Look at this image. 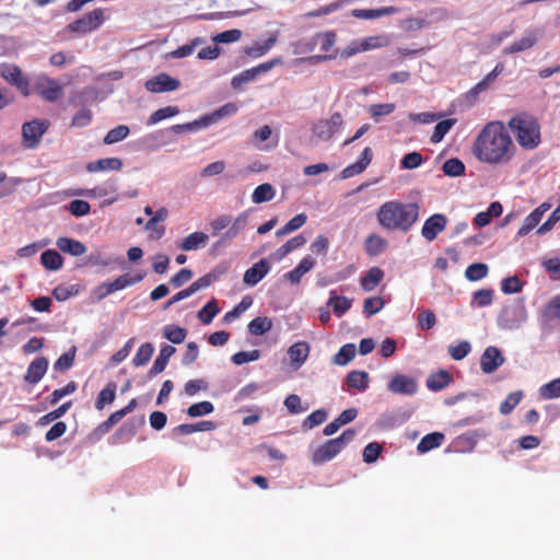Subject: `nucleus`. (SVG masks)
Masks as SVG:
<instances>
[{
  "mask_svg": "<svg viewBox=\"0 0 560 560\" xmlns=\"http://www.w3.org/2000/svg\"><path fill=\"white\" fill-rule=\"evenodd\" d=\"M105 11L103 9H95L81 19L68 24L67 30L77 34H88L97 30L105 21Z\"/></svg>",
  "mask_w": 560,
  "mask_h": 560,
  "instance_id": "obj_5",
  "label": "nucleus"
},
{
  "mask_svg": "<svg viewBox=\"0 0 560 560\" xmlns=\"http://www.w3.org/2000/svg\"><path fill=\"white\" fill-rule=\"evenodd\" d=\"M447 220L443 214H433L428 218L421 229V235L429 242L436 238L439 233L443 232L446 228Z\"/></svg>",
  "mask_w": 560,
  "mask_h": 560,
  "instance_id": "obj_14",
  "label": "nucleus"
},
{
  "mask_svg": "<svg viewBox=\"0 0 560 560\" xmlns=\"http://www.w3.org/2000/svg\"><path fill=\"white\" fill-rule=\"evenodd\" d=\"M43 266L48 270H58L62 266L61 255L54 249H47L40 255Z\"/></svg>",
  "mask_w": 560,
  "mask_h": 560,
  "instance_id": "obj_40",
  "label": "nucleus"
},
{
  "mask_svg": "<svg viewBox=\"0 0 560 560\" xmlns=\"http://www.w3.org/2000/svg\"><path fill=\"white\" fill-rule=\"evenodd\" d=\"M442 170L445 175L457 177L465 173V164L459 159L452 158L444 162Z\"/></svg>",
  "mask_w": 560,
  "mask_h": 560,
  "instance_id": "obj_48",
  "label": "nucleus"
},
{
  "mask_svg": "<svg viewBox=\"0 0 560 560\" xmlns=\"http://www.w3.org/2000/svg\"><path fill=\"white\" fill-rule=\"evenodd\" d=\"M163 331L164 337L176 345L184 342L187 336V330L176 325H166Z\"/></svg>",
  "mask_w": 560,
  "mask_h": 560,
  "instance_id": "obj_47",
  "label": "nucleus"
},
{
  "mask_svg": "<svg viewBox=\"0 0 560 560\" xmlns=\"http://www.w3.org/2000/svg\"><path fill=\"white\" fill-rule=\"evenodd\" d=\"M116 388L117 385L114 382H110L104 387L95 401V408L97 410L104 409L105 405L112 404L115 400L116 397Z\"/></svg>",
  "mask_w": 560,
  "mask_h": 560,
  "instance_id": "obj_35",
  "label": "nucleus"
},
{
  "mask_svg": "<svg viewBox=\"0 0 560 560\" xmlns=\"http://www.w3.org/2000/svg\"><path fill=\"white\" fill-rule=\"evenodd\" d=\"M384 300L381 296L368 298L363 303V312L366 316H372L378 313L384 307Z\"/></svg>",
  "mask_w": 560,
  "mask_h": 560,
  "instance_id": "obj_64",
  "label": "nucleus"
},
{
  "mask_svg": "<svg viewBox=\"0 0 560 560\" xmlns=\"http://www.w3.org/2000/svg\"><path fill=\"white\" fill-rule=\"evenodd\" d=\"M247 217L248 215L246 212H242L241 214H238L233 221L230 229L222 235L217 245L221 244L222 242L235 238L240 234V232L244 230V228L246 226Z\"/></svg>",
  "mask_w": 560,
  "mask_h": 560,
  "instance_id": "obj_32",
  "label": "nucleus"
},
{
  "mask_svg": "<svg viewBox=\"0 0 560 560\" xmlns=\"http://www.w3.org/2000/svg\"><path fill=\"white\" fill-rule=\"evenodd\" d=\"M444 439L445 436L441 432L429 433L420 440L417 450L420 453H427L433 448L439 447L443 443Z\"/></svg>",
  "mask_w": 560,
  "mask_h": 560,
  "instance_id": "obj_31",
  "label": "nucleus"
},
{
  "mask_svg": "<svg viewBox=\"0 0 560 560\" xmlns=\"http://www.w3.org/2000/svg\"><path fill=\"white\" fill-rule=\"evenodd\" d=\"M175 351L176 349L170 345H164L161 347L160 353L149 371V377H154L162 373L165 370L170 358L175 353Z\"/></svg>",
  "mask_w": 560,
  "mask_h": 560,
  "instance_id": "obj_23",
  "label": "nucleus"
},
{
  "mask_svg": "<svg viewBox=\"0 0 560 560\" xmlns=\"http://www.w3.org/2000/svg\"><path fill=\"white\" fill-rule=\"evenodd\" d=\"M471 151L474 156L482 163L504 165L514 158L516 147L504 122L491 120L475 138Z\"/></svg>",
  "mask_w": 560,
  "mask_h": 560,
  "instance_id": "obj_1",
  "label": "nucleus"
},
{
  "mask_svg": "<svg viewBox=\"0 0 560 560\" xmlns=\"http://www.w3.org/2000/svg\"><path fill=\"white\" fill-rule=\"evenodd\" d=\"M343 124L340 113H334L328 119L318 120L312 128L313 135L320 140H329Z\"/></svg>",
  "mask_w": 560,
  "mask_h": 560,
  "instance_id": "obj_9",
  "label": "nucleus"
},
{
  "mask_svg": "<svg viewBox=\"0 0 560 560\" xmlns=\"http://www.w3.org/2000/svg\"><path fill=\"white\" fill-rule=\"evenodd\" d=\"M355 436V430H345L338 438L330 439L318 445L311 454V462L320 465L334 459Z\"/></svg>",
  "mask_w": 560,
  "mask_h": 560,
  "instance_id": "obj_4",
  "label": "nucleus"
},
{
  "mask_svg": "<svg viewBox=\"0 0 560 560\" xmlns=\"http://www.w3.org/2000/svg\"><path fill=\"white\" fill-rule=\"evenodd\" d=\"M68 210L74 217H84L90 213L91 206L85 200L75 199L68 205Z\"/></svg>",
  "mask_w": 560,
  "mask_h": 560,
  "instance_id": "obj_63",
  "label": "nucleus"
},
{
  "mask_svg": "<svg viewBox=\"0 0 560 560\" xmlns=\"http://www.w3.org/2000/svg\"><path fill=\"white\" fill-rule=\"evenodd\" d=\"M307 221V215L305 213H299L293 217L290 221H288L282 228L277 230L276 236L282 237L287 234H290L300 228H302Z\"/></svg>",
  "mask_w": 560,
  "mask_h": 560,
  "instance_id": "obj_39",
  "label": "nucleus"
},
{
  "mask_svg": "<svg viewBox=\"0 0 560 560\" xmlns=\"http://www.w3.org/2000/svg\"><path fill=\"white\" fill-rule=\"evenodd\" d=\"M387 246L388 242L376 233L370 234L364 242L365 253L372 257L385 252Z\"/></svg>",
  "mask_w": 560,
  "mask_h": 560,
  "instance_id": "obj_27",
  "label": "nucleus"
},
{
  "mask_svg": "<svg viewBox=\"0 0 560 560\" xmlns=\"http://www.w3.org/2000/svg\"><path fill=\"white\" fill-rule=\"evenodd\" d=\"M453 377L446 370H440L435 373H431L427 378V387L432 392H439L447 387Z\"/></svg>",
  "mask_w": 560,
  "mask_h": 560,
  "instance_id": "obj_24",
  "label": "nucleus"
},
{
  "mask_svg": "<svg viewBox=\"0 0 560 560\" xmlns=\"http://www.w3.org/2000/svg\"><path fill=\"white\" fill-rule=\"evenodd\" d=\"M178 113H179V108L177 106L162 107L150 115V117L148 118L147 125L148 126L155 125L166 118L176 116Z\"/></svg>",
  "mask_w": 560,
  "mask_h": 560,
  "instance_id": "obj_44",
  "label": "nucleus"
},
{
  "mask_svg": "<svg viewBox=\"0 0 560 560\" xmlns=\"http://www.w3.org/2000/svg\"><path fill=\"white\" fill-rule=\"evenodd\" d=\"M522 398L523 392L521 390L510 393L504 399V401L501 402L500 412L502 415H510L513 411V409L521 402Z\"/></svg>",
  "mask_w": 560,
  "mask_h": 560,
  "instance_id": "obj_55",
  "label": "nucleus"
},
{
  "mask_svg": "<svg viewBox=\"0 0 560 560\" xmlns=\"http://www.w3.org/2000/svg\"><path fill=\"white\" fill-rule=\"evenodd\" d=\"M417 202L386 201L376 212L378 224L386 231L407 233L419 219Z\"/></svg>",
  "mask_w": 560,
  "mask_h": 560,
  "instance_id": "obj_2",
  "label": "nucleus"
},
{
  "mask_svg": "<svg viewBox=\"0 0 560 560\" xmlns=\"http://www.w3.org/2000/svg\"><path fill=\"white\" fill-rule=\"evenodd\" d=\"M351 300L347 296L334 295L332 293L327 303L338 317L342 316L351 307Z\"/></svg>",
  "mask_w": 560,
  "mask_h": 560,
  "instance_id": "obj_41",
  "label": "nucleus"
},
{
  "mask_svg": "<svg viewBox=\"0 0 560 560\" xmlns=\"http://www.w3.org/2000/svg\"><path fill=\"white\" fill-rule=\"evenodd\" d=\"M213 409V404L205 400L189 406L187 409V415L191 418H197L211 413Z\"/></svg>",
  "mask_w": 560,
  "mask_h": 560,
  "instance_id": "obj_57",
  "label": "nucleus"
},
{
  "mask_svg": "<svg viewBox=\"0 0 560 560\" xmlns=\"http://www.w3.org/2000/svg\"><path fill=\"white\" fill-rule=\"evenodd\" d=\"M336 44V33L335 32H324V33H317L314 35L310 42L307 43V46L310 50H313L317 45H319L320 51L325 54H330L332 50H337L335 48Z\"/></svg>",
  "mask_w": 560,
  "mask_h": 560,
  "instance_id": "obj_17",
  "label": "nucleus"
},
{
  "mask_svg": "<svg viewBox=\"0 0 560 560\" xmlns=\"http://www.w3.org/2000/svg\"><path fill=\"white\" fill-rule=\"evenodd\" d=\"M541 217L538 214V212H535L534 210L524 219L521 228L518 229L516 236L523 237L526 236L532 230H534L539 222L541 221Z\"/></svg>",
  "mask_w": 560,
  "mask_h": 560,
  "instance_id": "obj_49",
  "label": "nucleus"
},
{
  "mask_svg": "<svg viewBox=\"0 0 560 560\" xmlns=\"http://www.w3.org/2000/svg\"><path fill=\"white\" fill-rule=\"evenodd\" d=\"M471 351V346L468 341L463 340L455 346L448 347V354L455 361H460L468 355Z\"/></svg>",
  "mask_w": 560,
  "mask_h": 560,
  "instance_id": "obj_58",
  "label": "nucleus"
},
{
  "mask_svg": "<svg viewBox=\"0 0 560 560\" xmlns=\"http://www.w3.org/2000/svg\"><path fill=\"white\" fill-rule=\"evenodd\" d=\"M71 406H72L71 401H67V402L62 404L57 409H55V410L46 413L42 418H39L38 423L40 425H45V424H48V423L55 421L56 419L61 418L71 408Z\"/></svg>",
  "mask_w": 560,
  "mask_h": 560,
  "instance_id": "obj_59",
  "label": "nucleus"
},
{
  "mask_svg": "<svg viewBox=\"0 0 560 560\" xmlns=\"http://www.w3.org/2000/svg\"><path fill=\"white\" fill-rule=\"evenodd\" d=\"M272 328V320L269 317H256L248 324V330L254 336H261Z\"/></svg>",
  "mask_w": 560,
  "mask_h": 560,
  "instance_id": "obj_43",
  "label": "nucleus"
},
{
  "mask_svg": "<svg viewBox=\"0 0 560 560\" xmlns=\"http://www.w3.org/2000/svg\"><path fill=\"white\" fill-rule=\"evenodd\" d=\"M247 217L248 215L246 212H242L241 214H238L233 221L230 229L222 235L217 245L221 244L222 242L235 238L240 234V232L244 230V228L246 226Z\"/></svg>",
  "mask_w": 560,
  "mask_h": 560,
  "instance_id": "obj_33",
  "label": "nucleus"
},
{
  "mask_svg": "<svg viewBox=\"0 0 560 560\" xmlns=\"http://www.w3.org/2000/svg\"><path fill=\"white\" fill-rule=\"evenodd\" d=\"M395 109L394 103H384L370 105L368 112L375 121H378L381 117L392 114Z\"/></svg>",
  "mask_w": 560,
  "mask_h": 560,
  "instance_id": "obj_53",
  "label": "nucleus"
},
{
  "mask_svg": "<svg viewBox=\"0 0 560 560\" xmlns=\"http://www.w3.org/2000/svg\"><path fill=\"white\" fill-rule=\"evenodd\" d=\"M539 395L544 399H555L560 397V377L556 378L539 388Z\"/></svg>",
  "mask_w": 560,
  "mask_h": 560,
  "instance_id": "obj_56",
  "label": "nucleus"
},
{
  "mask_svg": "<svg viewBox=\"0 0 560 560\" xmlns=\"http://www.w3.org/2000/svg\"><path fill=\"white\" fill-rule=\"evenodd\" d=\"M327 412L324 409H317L310 413L303 421L302 427L305 430H311L322 423H324L327 419Z\"/></svg>",
  "mask_w": 560,
  "mask_h": 560,
  "instance_id": "obj_54",
  "label": "nucleus"
},
{
  "mask_svg": "<svg viewBox=\"0 0 560 560\" xmlns=\"http://www.w3.org/2000/svg\"><path fill=\"white\" fill-rule=\"evenodd\" d=\"M34 91L47 102H56L63 95L62 85L48 77L38 78L34 84Z\"/></svg>",
  "mask_w": 560,
  "mask_h": 560,
  "instance_id": "obj_8",
  "label": "nucleus"
},
{
  "mask_svg": "<svg viewBox=\"0 0 560 560\" xmlns=\"http://www.w3.org/2000/svg\"><path fill=\"white\" fill-rule=\"evenodd\" d=\"M355 346L353 343L343 345L334 358L337 365H346L355 357Z\"/></svg>",
  "mask_w": 560,
  "mask_h": 560,
  "instance_id": "obj_50",
  "label": "nucleus"
},
{
  "mask_svg": "<svg viewBox=\"0 0 560 560\" xmlns=\"http://www.w3.org/2000/svg\"><path fill=\"white\" fill-rule=\"evenodd\" d=\"M143 275L138 273L136 276H131L129 273H125L116 278L114 281L108 282L112 288V293L124 290L127 287L133 285L140 281H142Z\"/></svg>",
  "mask_w": 560,
  "mask_h": 560,
  "instance_id": "obj_37",
  "label": "nucleus"
},
{
  "mask_svg": "<svg viewBox=\"0 0 560 560\" xmlns=\"http://www.w3.org/2000/svg\"><path fill=\"white\" fill-rule=\"evenodd\" d=\"M315 266V259L311 256H305L298 266L284 275V278L293 284H298L302 277L312 270Z\"/></svg>",
  "mask_w": 560,
  "mask_h": 560,
  "instance_id": "obj_22",
  "label": "nucleus"
},
{
  "mask_svg": "<svg viewBox=\"0 0 560 560\" xmlns=\"http://www.w3.org/2000/svg\"><path fill=\"white\" fill-rule=\"evenodd\" d=\"M153 352H154V347L152 343H150V342L142 343L138 348V350L132 359L133 365L142 366V365L147 364L150 361V359L152 358Z\"/></svg>",
  "mask_w": 560,
  "mask_h": 560,
  "instance_id": "obj_45",
  "label": "nucleus"
},
{
  "mask_svg": "<svg viewBox=\"0 0 560 560\" xmlns=\"http://www.w3.org/2000/svg\"><path fill=\"white\" fill-rule=\"evenodd\" d=\"M346 383L350 388L364 392L369 387V374L365 371H351L347 375Z\"/></svg>",
  "mask_w": 560,
  "mask_h": 560,
  "instance_id": "obj_30",
  "label": "nucleus"
},
{
  "mask_svg": "<svg viewBox=\"0 0 560 560\" xmlns=\"http://www.w3.org/2000/svg\"><path fill=\"white\" fill-rule=\"evenodd\" d=\"M269 270L270 264L267 259L262 258L245 271L243 281L245 284L254 287L264 279Z\"/></svg>",
  "mask_w": 560,
  "mask_h": 560,
  "instance_id": "obj_15",
  "label": "nucleus"
},
{
  "mask_svg": "<svg viewBox=\"0 0 560 560\" xmlns=\"http://www.w3.org/2000/svg\"><path fill=\"white\" fill-rule=\"evenodd\" d=\"M384 271L380 267L370 268L360 279L362 289L366 292L373 291L383 280Z\"/></svg>",
  "mask_w": 560,
  "mask_h": 560,
  "instance_id": "obj_26",
  "label": "nucleus"
},
{
  "mask_svg": "<svg viewBox=\"0 0 560 560\" xmlns=\"http://www.w3.org/2000/svg\"><path fill=\"white\" fill-rule=\"evenodd\" d=\"M48 364L49 362L47 358H36L30 363L24 380L30 384H37L46 374L48 370Z\"/></svg>",
  "mask_w": 560,
  "mask_h": 560,
  "instance_id": "obj_16",
  "label": "nucleus"
},
{
  "mask_svg": "<svg viewBox=\"0 0 560 560\" xmlns=\"http://www.w3.org/2000/svg\"><path fill=\"white\" fill-rule=\"evenodd\" d=\"M504 357L502 352L493 346L486 348L480 358L481 371L486 374H490L499 369L504 363Z\"/></svg>",
  "mask_w": 560,
  "mask_h": 560,
  "instance_id": "obj_12",
  "label": "nucleus"
},
{
  "mask_svg": "<svg viewBox=\"0 0 560 560\" xmlns=\"http://www.w3.org/2000/svg\"><path fill=\"white\" fill-rule=\"evenodd\" d=\"M383 451V447L377 442H371L369 443L362 454L363 462L366 464H372L377 460L378 456L381 455Z\"/></svg>",
  "mask_w": 560,
  "mask_h": 560,
  "instance_id": "obj_60",
  "label": "nucleus"
},
{
  "mask_svg": "<svg viewBox=\"0 0 560 560\" xmlns=\"http://www.w3.org/2000/svg\"><path fill=\"white\" fill-rule=\"evenodd\" d=\"M506 129L512 132L523 150L532 151L541 144V125L532 113L525 110L516 113L508 121Z\"/></svg>",
  "mask_w": 560,
  "mask_h": 560,
  "instance_id": "obj_3",
  "label": "nucleus"
},
{
  "mask_svg": "<svg viewBox=\"0 0 560 560\" xmlns=\"http://www.w3.org/2000/svg\"><path fill=\"white\" fill-rule=\"evenodd\" d=\"M144 86L149 92L163 93L177 90L180 86V82L163 72L149 79Z\"/></svg>",
  "mask_w": 560,
  "mask_h": 560,
  "instance_id": "obj_11",
  "label": "nucleus"
},
{
  "mask_svg": "<svg viewBox=\"0 0 560 560\" xmlns=\"http://www.w3.org/2000/svg\"><path fill=\"white\" fill-rule=\"evenodd\" d=\"M310 354V345L306 341H298L288 349V355L292 366L301 368Z\"/></svg>",
  "mask_w": 560,
  "mask_h": 560,
  "instance_id": "obj_19",
  "label": "nucleus"
},
{
  "mask_svg": "<svg viewBox=\"0 0 560 560\" xmlns=\"http://www.w3.org/2000/svg\"><path fill=\"white\" fill-rule=\"evenodd\" d=\"M56 244L61 252L71 256L79 257L86 252V246L82 242L70 237H59Z\"/></svg>",
  "mask_w": 560,
  "mask_h": 560,
  "instance_id": "obj_25",
  "label": "nucleus"
},
{
  "mask_svg": "<svg viewBox=\"0 0 560 560\" xmlns=\"http://www.w3.org/2000/svg\"><path fill=\"white\" fill-rule=\"evenodd\" d=\"M0 75L11 85L15 86L24 96L30 95V82L23 75L22 70L16 65L1 63Z\"/></svg>",
  "mask_w": 560,
  "mask_h": 560,
  "instance_id": "obj_7",
  "label": "nucleus"
},
{
  "mask_svg": "<svg viewBox=\"0 0 560 560\" xmlns=\"http://www.w3.org/2000/svg\"><path fill=\"white\" fill-rule=\"evenodd\" d=\"M219 311L217 301L212 299L198 312L197 316L202 324L208 325L213 320Z\"/></svg>",
  "mask_w": 560,
  "mask_h": 560,
  "instance_id": "obj_46",
  "label": "nucleus"
},
{
  "mask_svg": "<svg viewBox=\"0 0 560 560\" xmlns=\"http://www.w3.org/2000/svg\"><path fill=\"white\" fill-rule=\"evenodd\" d=\"M237 106L234 103H226L214 112L203 115L201 117L205 128L219 122L224 117H230L236 114Z\"/></svg>",
  "mask_w": 560,
  "mask_h": 560,
  "instance_id": "obj_21",
  "label": "nucleus"
},
{
  "mask_svg": "<svg viewBox=\"0 0 560 560\" xmlns=\"http://www.w3.org/2000/svg\"><path fill=\"white\" fill-rule=\"evenodd\" d=\"M143 275L138 273L136 276H131L129 273H125L116 278L114 281L108 282L112 288V293L124 290L127 287L133 285L140 281H142Z\"/></svg>",
  "mask_w": 560,
  "mask_h": 560,
  "instance_id": "obj_36",
  "label": "nucleus"
},
{
  "mask_svg": "<svg viewBox=\"0 0 560 560\" xmlns=\"http://www.w3.org/2000/svg\"><path fill=\"white\" fill-rule=\"evenodd\" d=\"M130 130L126 125H119L113 129H110L106 136L104 137L105 144H113L119 142L128 137Z\"/></svg>",
  "mask_w": 560,
  "mask_h": 560,
  "instance_id": "obj_51",
  "label": "nucleus"
},
{
  "mask_svg": "<svg viewBox=\"0 0 560 560\" xmlns=\"http://www.w3.org/2000/svg\"><path fill=\"white\" fill-rule=\"evenodd\" d=\"M49 124L46 120L34 119L24 122L22 126V144L26 149L36 148L44 133L47 131Z\"/></svg>",
  "mask_w": 560,
  "mask_h": 560,
  "instance_id": "obj_6",
  "label": "nucleus"
},
{
  "mask_svg": "<svg viewBox=\"0 0 560 560\" xmlns=\"http://www.w3.org/2000/svg\"><path fill=\"white\" fill-rule=\"evenodd\" d=\"M387 388L393 394L412 396L418 392V383L411 376L396 374L387 384Z\"/></svg>",
  "mask_w": 560,
  "mask_h": 560,
  "instance_id": "obj_10",
  "label": "nucleus"
},
{
  "mask_svg": "<svg viewBox=\"0 0 560 560\" xmlns=\"http://www.w3.org/2000/svg\"><path fill=\"white\" fill-rule=\"evenodd\" d=\"M488 273V266L483 262H474L466 268L465 277L469 281H478Z\"/></svg>",
  "mask_w": 560,
  "mask_h": 560,
  "instance_id": "obj_52",
  "label": "nucleus"
},
{
  "mask_svg": "<svg viewBox=\"0 0 560 560\" xmlns=\"http://www.w3.org/2000/svg\"><path fill=\"white\" fill-rule=\"evenodd\" d=\"M209 236L203 232H194L183 238L179 248L186 252L196 250L207 245Z\"/></svg>",
  "mask_w": 560,
  "mask_h": 560,
  "instance_id": "obj_28",
  "label": "nucleus"
},
{
  "mask_svg": "<svg viewBox=\"0 0 560 560\" xmlns=\"http://www.w3.org/2000/svg\"><path fill=\"white\" fill-rule=\"evenodd\" d=\"M456 124L455 118H447L442 121H439L435 127L434 131L430 137V141L432 143H439L443 140L444 136L452 129V127Z\"/></svg>",
  "mask_w": 560,
  "mask_h": 560,
  "instance_id": "obj_42",
  "label": "nucleus"
},
{
  "mask_svg": "<svg viewBox=\"0 0 560 560\" xmlns=\"http://www.w3.org/2000/svg\"><path fill=\"white\" fill-rule=\"evenodd\" d=\"M524 317V307L520 305H511L502 308L499 319L505 328L517 327Z\"/></svg>",
  "mask_w": 560,
  "mask_h": 560,
  "instance_id": "obj_18",
  "label": "nucleus"
},
{
  "mask_svg": "<svg viewBox=\"0 0 560 560\" xmlns=\"http://www.w3.org/2000/svg\"><path fill=\"white\" fill-rule=\"evenodd\" d=\"M397 12V9L395 7H384V8H381V9H369V10H353L352 11V15L358 18V19H363V20H374V19H378L383 15H387V14H392V13H395Z\"/></svg>",
  "mask_w": 560,
  "mask_h": 560,
  "instance_id": "obj_34",
  "label": "nucleus"
},
{
  "mask_svg": "<svg viewBox=\"0 0 560 560\" xmlns=\"http://www.w3.org/2000/svg\"><path fill=\"white\" fill-rule=\"evenodd\" d=\"M276 43V37H270L262 44L256 43L246 50V54L252 57H261L267 54Z\"/></svg>",
  "mask_w": 560,
  "mask_h": 560,
  "instance_id": "obj_61",
  "label": "nucleus"
},
{
  "mask_svg": "<svg viewBox=\"0 0 560 560\" xmlns=\"http://www.w3.org/2000/svg\"><path fill=\"white\" fill-rule=\"evenodd\" d=\"M373 159V151L366 147L360 154L358 161L345 167L340 173V178L347 179L359 175L365 171Z\"/></svg>",
  "mask_w": 560,
  "mask_h": 560,
  "instance_id": "obj_13",
  "label": "nucleus"
},
{
  "mask_svg": "<svg viewBox=\"0 0 560 560\" xmlns=\"http://www.w3.org/2000/svg\"><path fill=\"white\" fill-rule=\"evenodd\" d=\"M537 43V36L530 32L523 36L521 39L514 42L503 49L504 55H511L532 48Z\"/></svg>",
  "mask_w": 560,
  "mask_h": 560,
  "instance_id": "obj_29",
  "label": "nucleus"
},
{
  "mask_svg": "<svg viewBox=\"0 0 560 560\" xmlns=\"http://www.w3.org/2000/svg\"><path fill=\"white\" fill-rule=\"evenodd\" d=\"M275 195L276 191L272 185L265 183L254 189L252 200L254 203H262L272 200Z\"/></svg>",
  "mask_w": 560,
  "mask_h": 560,
  "instance_id": "obj_38",
  "label": "nucleus"
},
{
  "mask_svg": "<svg viewBox=\"0 0 560 560\" xmlns=\"http://www.w3.org/2000/svg\"><path fill=\"white\" fill-rule=\"evenodd\" d=\"M260 358V351L255 349L252 351H238L232 355L231 360L236 365L256 361Z\"/></svg>",
  "mask_w": 560,
  "mask_h": 560,
  "instance_id": "obj_62",
  "label": "nucleus"
},
{
  "mask_svg": "<svg viewBox=\"0 0 560 560\" xmlns=\"http://www.w3.org/2000/svg\"><path fill=\"white\" fill-rule=\"evenodd\" d=\"M122 165V160L119 158H105L89 162L85 168L89 173H96L103 171H120Z\"/></svg>",
  "mask_w": 560,
  "mask_h": 560,
  "instance_id": "obj_20",
  "label": "nucleus"
}]
</instances>
